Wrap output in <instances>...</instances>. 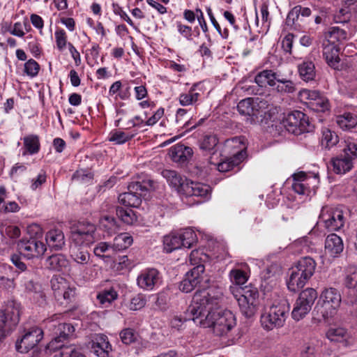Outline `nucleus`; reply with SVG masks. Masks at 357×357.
<instances>
[{"label": "nucleus", "instance_id": "f257e3e1", "mask_svg": "<svg viewBox=\"0 0 357 357\" xmlns=\"http://www.w3.org/2000/svg\"><path fill=\"white\" fill-rule=\"evenodd\" d=\"M202 293L210 295L214 293L217 296L215 301L211 296L206 298L209 306L199 312L201 316L199 324L204 328H213L216 335H227L236 326V319L231 311H218L223 298L222 289L212 287L208 290L202 291Z\"/></svg>", "mask_w": 357, "mask_h": 357}, {"label": "nucleus", "instance_id": "f03ea898", "mask_svg": "<svg viewBox=\"0 0 357 357\" xmlns=\"http://www.w3.org/2000/svg\"><path fill=\"white\" fill-rule=\"evenodd\" d=\"M230 279L237 287H230V290L236 298L242 314L246 317H251L257 311L259 292L256 288L251 287H242L248 280L246 273L240 270L234 269L229 273Z\"/></svg>", "mask_w": 357, "mask_h": 357}, {"label": "nucleus", "instance_id": "7ed1b4c3", "mask_svg": "<svg viewBox=\"0 0 357 357\" xmlns=\"http://www.w3.org/2000/svg\"><path fill=\"white\" fill-rule=\"evenodd\" d=\"M156 188L157 183L150 178L131 182L128 186V192L119 195V202L126 206L137 208L142 204V197Z\"/></svg>", "mask_w": 357, "mask_h": 357}, {"label": "nucleus", "instance_id": "20e7f679", "mask_svg": "<svg viewBox=\"0 0 357 357\" xmlns=\"http://www.w3.org/2000/svg\"><path fill=\"white\" fill-rule=\"evenodd\" d=\"M214 294V293H211V296L213 297L215 301L216 298L215 297L217 296ZM207 296H210V294L202 293V291L195 294L191 304L184 312V316L174 315L172 317L170 321L171 327L180 330L183 323L188 320H192L195 323L199 324L201 316L199 312H201V310H203L202 309L209 306L206 298Z\"/></svg>", "mask_w": 357, "mask_h": 357}, {"label": "nucleus", "instance_id": "39448f33", "mask_svg": "<svg viewBox=\"0 0 357 357\" xmlns=\"http://www.w3.org/2000/svg\"><path fill=\"white\" fill-rule=\"evenodd\" d=\"M21 304L15 300L8 301L0 310V340L8 335L20 321Z\"/></svg>", "mask_w": 357, "mask_h": 357}, {"label": "nucleus", "instance_id": "423d86ee", "mask_svg": "<svg viewBox=\"0 0 357 357\" xmlns=\"http://www.w3.org/2000/svg\"><path fill=\"white\" fill-rule=\"evenodd\" d=\"M320 298L322 303H318L314 309V313L319 321L326 320L334 314L340 305L341 296L337 289L331 287L322 291Z\"/></svg>", "mask_w": 357, "mask_h": 357}, {"label": "nucleus", "instance_id": "0eeeda50", "mask_svg": "<svg viewBox=\"0 0 357 357\" xmlns=\"http://www.w3.org/2000/svg\"><path fill=\"white\" fill-rule=\"evenodd\" d=\"M60 317V314H54L46 320V326L50 330L53 331L54 335L52 340L48 344V348L51 350L61 349L62 351L66 347L62 342L68 337L72 336L75 332V328L70 324L59 323L56 324L55 323Z\"/></svg>", "mask_w": 357, "mask_h": 357}, {"label": "nucleus", "instance_id": "6e6552de", "mask_svg": "<svg viewBox=\"0 0 357 357\" xmlns=\"http://www.w3.org/2000/svg\"><path fill=\"white\" fill-rule=\"evenodd\" d=\"M197 241L195 232L189 228L181 233H171L164 236V250L169 253L181 248H190Z\"/></svg>", "mask_w": 357, "mask_h": 357}, {"label": "nucleus", "instance_id": "1a4fd4ad", "mask_svg": "<svg viewBox=\"0 0 357 357\" xmlns=\"http://www.w3.org/2000/svg\"><path fill=\"white\" fill-rule=\"evenodd\" d=\"M288 311L289 308L284 301L273 305L267 312L261 314V326L267 331L282 327L287 317Z\"/></svg>", "mask_w": 357, "mask_h": 357}, {"label": "nucleus", "instance_id": "9d476101", "mask_svg": "<svg viewBox=\"0 0 357 357\" xmlns=\"http://www.w3.org/2000/svg\"><path fill=\"white\" fill-rule=\"evenodd\" d=\"M286 130L295 135L312 131L314 126L309 120V117L303 112L295 110L287 116L283 121Z\"/></svg>", "mask_w": 357, "mask_h": 357}, {"label": "nucleus", "instance_id": "9b49d317", "mask_svg": "<svg viewBox=\"0 0 357 357\" xmlns=\"http://www.w3.org/2000/svg\"><path fill=\"white\" fill-rule=\"evenodd\" d=\"M344 154L333 158L330 162L333 171L337 174H344L353 167V160L357 158V144L348 142L344 148Z\"/></svg>", "mask_w": 357, "mask_h": 357}, {"label": "nucleus", "instance_id": "f8f14e48", "mask_svg": "<svg viewBox=\"0 0 357 357\" xmlns=\"http://www.w3.org/2000/svg\"><path fill=\"white\" fill-rule=\"evenodd\" d=\"M204 271V264H199L188 271L184 279L180 283V290L185 293H189L198 286L203 289L202 290H197L195 292L196 294L198 291L208 290L211 288V287L206 288V285L202 284Z\"/></svg>", "mask_w": 357, "mask_h": 357}, {"label": "nucleus", "instance_id": "ddd939ff", "mask_svg": "<svg viewBox=\"0 0 357 357\" xmlns=\"http://www.w3.org/2000/svg\"><path fill=\"white\" fill-rule=\"evenodd\" d=\"M50 282L54 296L61 305H67L73 301L75 290L69 286L65 278L54 275Z\"/></svg>", "mask_w": 357, "mask_h": 357}, {"label": "nucleus", "instance_id": "4468645a", "mask_svg": "<svg viewBox=\"0 0 357 357\" xmlns=\"http://www.w3.org/2000/svg\"><path fill=\"white\" fill-rule=\"evenodd\" d=\"M319 221L328 230L337 231L344 225L345 218L342 210L326 206L321 209Z\"/></svg>", "mask_w": 357, "mask_h": 357}, {"label": "nucleus", "instance_id": "2eb2a0df", "mask_svg": "<svg viewBox=\"0 0 357 357\" xmlns=\"http://www.w3.org/2000/svg\"><path fill=\"white\" fill-rule=\"evenodd\" d=\"M300 99L307 107L316 112H325L329 110L328 99L321 96L319 91L303 89L299 93Z\"/></svg>", "mask_w": 357, "mask_h": 357}, {"label": "nucleus", "instance_id": "dca6fc26", "mask_svg": "<svg viewBox=\"0 0 357 357\" xmlns=\"http://www.w3.org/2000/svg\"><path fill=\"white\" fill-rule=\"evenodd\" d=\"M17 248L20 252L29 259L43 255L46 250V245L36 237L20 240Z\"/></svg>", "mask_w": 357, "mask_h": 357}, {"label": "nucleus", "instance_id": "f3484780", "mask_svg": "<svg viewBox=\"0 0 357 357\" xmlns=\"http://www.w3.org/2000/svg\"><path fill=\"white\" fill-rule=\"evenodd\" d=\"M42 329L34 327L26 331L20 340L16 342V349L20 353H26L34 348L43 339Z\"/></svg>", "mask_w": 357, "mask_h": 357}, {"label": "nucleus", "instance_id": "a211bd4d", "mask_svg": "<svg viewBox=\"0 0 357 357\" xmlns=\"http://www.w3.org/2000/svg\"><path fill=\"white\" fill-rule=\"evenodd\" d=\"M96 226L88 222H79L72 229L71 238L73 242L84 243L91 245L94 242Z\"/></svg>", "mask_w": 357, "mask_h": 357}, {"label": "nucleus", "instance_id": "6ab92c4d", "mask_svg": "<svg viewBox=\"0 0 357 357\" xmlns=\"http://www.w3.org/2000/svg\"><path fill=\"white\" fill-rule=\"evenodd\" d=\"M183 195L186 197H196L199 198L197 203H202L211 197V188L208 185L203 183L189 181L183 185Z\"/></svg>", "mask_w": 357, "mask_h": 357}, {"label": "nucleus", "instance_id": "aec40b11", "mask_svg": "<svg viewBox=\"0 0 357 357\" xmlns=\"http://www.w3.org/2000/svg\"><path fill=\"white\" fill-rule=\"evenodd\" d=\"M161 280L159 271L155 268H149L144 271L137 277L138 286L145 290H152Z\"/></svg>", "mask_w": 357, "mask_h": 357}, {"label": "nucleus", "instance_id": "412c9836", "mask_svg": "<svg viewBox=\"0 0 357 357\" xmlns=\"http://www.w3.org/2000/svg\"><path fill=\"white\" fill-rule=\"evenodd\" d=\"M168 154L174 162L183 165L191 159L193 151L190 146L177 144L169 149Z\"/></svg>", "mask_w": 357, "mask_h": 357}, {"label": "nucleus", "instance_id": "4be33fe9", "mask_svg": "<svg viewBox=\"0 0 357 357\" xmlns=\"http://www.w3.org/2000/svg\"><path fill=\"white\" fill-rule=\"evenodd\" d=\"M25 292L28 294L30 298L39 305H43L46 303V295L43 291L42 285L33 280H25L24 282Z\"/></svg>", "mask_w": 357, "mask_h": 357}, {"label": "nucleus", "instance_id": "5701e85b", "mask_svg": "<svg viewBox=\"0 0 357 357\" xmlns=\"http://www.w3.org/2000/svg\"><path fill=\"white\" fill-rule=\"evenodd\" d=\"M88 245L84 243L73 242L70 246L71 258L77 264H86L90 259Z\"/></svg>", "mask_w": 357, "mask_h": 357}, {"label": "nucleus", "instance_id": "b1692460", "mask_svg": "<svg viewBox=\"0 0 357 357\" xmlns=\"http://www.w3.org/2000/svg\"><path fill=\"white\" fill-rule=\"evenodd\" d=\"M91 349L98 357H109L112 346L106 335H98L92 340Z\"/></svg>", "mask_w": 357, "mask_h": 357}, {"label": "nucleus", "instance_id": "393cba45", "mask_svg": "<svg viewBox=\"0 0 357 357\" xmlns=\"http://www.w3.org/2000/svg\"><path fill=\"white\" fill-rule=\"evenodd\" d=\"M344 249L342 238L335 234H331L327 236L325 241V251L331 257H336L340 254Z\"/></svg>", "mask_w": 357, "mask_h": 357}, {"label": "nucleus", "instance_id": "a878e982", "mask_svg": "<svg viewBox=\"0 0 357 357\" xmlns=\"http://www.w3.org/2000/svg\"><path fill=\"white\" fill-rule=\"evenodd\" d=\"M162 174L171 186L174 188L178 192L183 194V185L188 181V179L183 178L174 170L165 169L162 171Z\"/></svg>", "mask_w": 357, "mask_h": 357}, {"label": "nucleus", "instance_id": "bb28decb", "mask_svg": "<svg viewBox=\"0 0 357 357\" xmlns=\"http://www.w3.org/2000/svg\"><path fill=\"white\" fill-rule=\"evenodd\" d=\"M279 75L271 70H264L257 74L255 83L260 87L275 86Z\"/></svg>", "mask_w": 357, "mask_h": 357}, {"label": "nucleus", "instance_id": "cd10ccee", "mask_svg": "<svg viewBox=\"0 0 357 357\" xmlns=\"http://www.w3.org/2000/svg\"><path fill=\"white\" fill-rule=\"evenodd\" d=\"M309 280L303 275L296 271L294 268L290 270L289 278L287 282V285L289 291L296 292L300 289L303 288L307 282Z\"/></svg>", "mask_w": 357, "mask_h": 357}, {"label": "nucleus", "instance_id": "c85d7f7f", "mask_svg": "<svg viewBox=\"0 0 357 357\" xmlns=\"http://www.w3.org/2000/svg\"><path fill=\"white\" fill-rule=\"evenodd\" d=\"M316 266L315 261L312 258L307 257L301 259L294 268L310 280L314 273Z\"/></svg>", "mask_w": 357, "mask_h": 357}, {"label": "nucleus", "instance_id": "c756f323", "mask_svg": "<svg viewBox=\"0 0 357 357\" xmlns=\"http://www.w3.org/2000/svg\"><path fill=\"white\" fill-rule=\"evenodd\" d=\"M293 190L299 195H307L310 193L307 175L304 172H298L294 175V183H292Z\"/></svg>", "mask_w": 357, "mask_h": 357}, {"label": "nucleus", "instance_id": "7c9ffc66", "mask_svg": "<svg viewBox=\"0 0 357 357\" xmlns=\"http://www.w3.org/2000/svg\"><path fill=\"white\" fill-rule=\"evenodd\" d=\"M339 50L335 45H325L323 50V55L327 63L334 69L339 68L340 59L338 54Z\"/></svg>", "mask_w": 357, "mask_h": 357}, {"label": "nucleus", "instance_id": "2f4dec72", "mask_svg": "<svg viewBox=\"0 0 357 357\" xmlns=\"http://www.w3.org/2000/svg\"><path fill=\"white\" fill-rule=\"evenodd\" d=\"M47 245L56 250L61 249L65 244L64 235L60 229L49 231L45 237Z\"/></svg>", "mask_w": 357, "mask_h": 357}, {"label": "nucleus", "instance_id": "473e14b6", "mask_svg": "<svg viewBox=\"0 0 357 357\" xmlns=\"http://www.w3.org/2000/svg\"><path fill=\"white\" fill-rule=\"evenodd\" d=\"M246 153L244 151H238L233 157L218 163V169L220 172H226L237 167L245 158Z\"/></svg>", "mask_w": 357, "mask_h": 357}, {"label": "nucleus", "instance_id": "72a5a7b5", "mask_svg": "<svg viewBox=\"0 0 357 357\" xmlns=\"http://www.w3.org/2000/svg\"><path fill=\"white\" fill-rule=\"evenodd\" d=\"M68 265V261L66 257L61 254L52 255L45 260V266L47 268L52 271H60Z\"/></svg>", "mask_w": 357, "mask_h": 357}, {"label": "nucleus", "instance_id": "f704fd0d", "mask_svg": "<svg viewBox=\"0 0 357 357\" xmlns=\"http://www.w3.org/2000/svg\"><path fill=\"white\" fill-rule=\"evenodd\" d=\"M301 78L305 82L314 80L316 77L315 66L312 61H305L298 66Z\"/></svg>", "mask_w": 357, "mask_h": 357}, {"label": "nucleus", "instance_id": "c9c22d12", "mask_svg": "<svg viewBox=\"0 0 357 357\" xmlns=\"http://www.w3.org/2000/svg\"><path fill=\"white\" fill-rule=\"evenodd\" d=\"M339 142V137L334 131L328 128H323L321 130V146L323 149H331Z\"/></svg>", "mask_w": 357, "mask_h": 357}, {"label": "nucleus", "instance_id": "e433bc0d", "mask_svg": "<svg viewBox=\"0 0 357 357\" xmlns=\"http://www.w3.org/2000/svg\"><path fill=\"white\" fill-rule=\"evenodd\" d=\"M24 151L22 153L23 155L27 153L33 155L37 153L40 150V140L38 135H29L23 138Z\"/></svg>", "mask_w": 357, "mask_h": 357}, {"label": "nucleus", "instance_id": "4c0bfd02", "mask_svg": "<svg viewBox=\"0 0 357 357\" xmlns=\"http://www.w3.org/2000/svg\"><path fill=\"white\" fill-rule=\"evenodd\" d=\"M326 335L331 341L343 342L345 345L347 344L349 339V334L347 329L341 327L330 328Z\"/></svg>", "mask_w": 357, "mask_h": 357}, {"label": "nucleus", "instance_id": "58836bf2", "mask_svg": "<svg viewBox=\"0 0 357 357\" xmlns=\"http://www.w3.org/2000/svg\"><path fill=\"white\" fill-rule=\"evenodd\" d=\"M336 123L342 130H349L357 125V116L350 112H346L337 116Z\"/></svg>", "mask_w": 357, "mask_h": 357}, {"label": "nucleus", "instance_id": "ea45409f", "mask_svg": "<svg viewBox=\"0 0 357 357\" xmlns=\"http://www.w3.org/2000/svg\"><path fill=\"white\" fill-rule=\"evenodd\" d=\"M132 237L128 233H121L114 238L112 249L114 250H122L128 248L132 243Z\"/></svg>", "mask_w": 357, "mask_h": 357}, {"label": "nucleus", "instance_id": "a19ab883", "mask_svg": "<svg viewBox=\"0 0 357 357\" xmlns=\"http://www.w3.org/2000/svg\"><path fill=\"white\" fill-rule=\"evenodd\" d=\"M328 44L335 45V42L344 40L347 38V31L338 26H333L326 34Z\"/></svg>", "mask_w": 357, "mask_h": 357}, {"label": "nucleus", "instance_id": "79ce46f5", "mask_svg": "<svg viewBox=\"0 0 357 357\" xmlns=\"http://www.w3.org/2000/svg\"><path fill=\"white\" fill-rule=\"evenodd\" d=\"M117 298L118 294L114 288L103 290L97 295V300L99 301V303L104 307L109 306L112 302L115 301Z\"/></svg>", "mask_w": 357, "mask_h": 357}, {"label": "nucleus", "instance_id": "37998d69", "mask_svg": "<svg viewBox=\"0 0 357 357\" xmlns=\"http://www.w3.org/2000/svg\"><path fill=\"white\" fill-rule=\"evenodd\" d=\"M237 109L242 115L255 116L257 114L252 98H248L241 100L237 105Z\"/></svg>", "mask_w": 357, "mask_h": 357}, {"label": "nucleus", "instance_id": "c03bdc74", "mask_svg": "<svg viewBox=\"0 0 357 357\" xmlns=\"http://www.w3.org/2000/svg\"><path fill=\"white\" fill-rule=\"evenodd\" d=\"M344 285L348 289H355L357 286V268L349 267L345 271Z\"/></svg>", "mask_w": 357, "mask_h": 357}, {"label": "nucleus", "instance_id": "a18cd8bd", "mask_svg": "<svg viewBox=\"0 0 357 357\" xmlns=\"http://www.w3.org/2000/svg\"><path fill=\"white\" fill-rule=\"evenodd\" d=\"M310 310V305H303L296 301L291 312L292 318L297 321H300L303 319Z\"/></svg>", "mask_w": 357, "mask_h": 357}, {"label": "nucleus", "instance_id": "49530a36", "mask_svg": "<svg viewBox=\"0 0 357 357\" xmlns=\"http://www.w3.org/2000/svg\"><path fill=\"white\" fill-rule=\"evenodd\" d=\"M116 215L123 222L131 225L136 220V216L134 211L130 208H123L122 207H116Z\"/></svg>", "mask_w": 357, "mask_h": 357}, {"label": "nucleus", "instance_id": "de8ad7c7", "mask_svg": "<svg viewBox=\"0 0 357 357\" xmlns=\"http://www.w3.org/2000/svg\"><path fill=\"white\" fill-rule=\"evenodd\" d=\"M277 82L276 90L279 93H292L296 91L295 84L291 80L279 77Z\"/></svg>", "mask_w": 357, "mask_h": 357}, {"label": "nucleus", "instance_id": "09e8293b", "mask_svg": "<svg viewBox=\"0 0 357 357\" xmlns=\"http://www.w3.org/2000/svg\"><path fill=\"white\" fill-rule=\"evenodd\" d=\"M134 137L133 134L125 132L121 130H114L110 133L109 140L116 144H121L129 141Z\"/></svg>", "mask_w": 357, "mask_h": 357}, {"label": "nucleus", "instance_id": "8fccbe9b", "mask_svg": "<svg viewBox=\"0 0 357 357\" xmlns=\"http://www.w3.org/2000/svg\"><path fill=\"white\" fill-rule=\"evenodd\" d=\"M199 96V93L195 92V86H193L188 93L180 95L179 102L183 106H188L196 102Z\"/></svg>", "mask_w": 357, "mask_h": 357}, {"label": "nucleus", "instance_id": "3c124183", "mask_svg": "<svg viewBox=\"0 0 357 357\" xmlns=\"http://www.w3.org/2000/svg\"><path fill=\"white\" fill-rule=\"evenodd\" d=\"M119 337L124 344L129 345L137 341L138 334L134 329L126 328L120 332Z\"/></svg>", "mask_w": 357, "mask_h": 357}, {"label": "nucleus", "instance_id": "603ef678", "mask_svg": "<svg viewBox=\"0 0 357 357\" xmlns=\"http://www.w3.org/2000/svg\"><path fill=\"white\" fill-rule=\"evenodd\" d=\"M93 178V173L87 169H78L73 175V180L77 181L82 183H89Z\"/></svg>", "mask_w": 357, "mask_h": 357}, {"label": "nucleus", "instance_id": "864d4df0", "mask_svg": "<svg viewBox=\"0 0 357 357\" xmlns=\"http://www.w3.org/2000/svg\"><path fill=\"white\" fill-rule=\"evenodd\" d=\"M146 303V296L144 294H138L131 298L128 307L130 310H139L145 306Z\"/></svg>", "mask_w": 357, "mask_h": 357}, {"label": "nucleus", "instance_id": "5fc2aeb1", "mask_svg": "<svg viewBox=\"0 0 357 357\" xmlns=\"http://www.w3.org/2000/svg\"><path fill=\"white\" fill-rule=\"evenodd\" d=\"M218 140L215 135H206L200 142L199 147L204 151H211L217 145Z\"/></svg>", "mask_w": 357, "mask_h": 357}, {"label": "nucleus", "instance_id": "6e6d98bb", "mask_svg": "<svg viewBox=\"0 0 357 357\" xmlns=\"http://www.w3.org/2000/svg\"><path fill=\"white\" fill-rule=\"evenodd\" d=\"M40 69L39 64L33 59H31L24 63V73L30 76L35 77L38 75Z\"/></svg>", "mask_w": 357, "mask_h": 357}, {"label": "nucleus", "instance_id": "4d7b16f0", "mask_svg": "<svg viewBox=\"0 0 357 357\" xmlns=\"http://www.w3.org/2000/svg\"><path fill=\"white\" fill-rule=\"evenodd\" d=\"M55 39L56 47L60 51H63L67 43V35L63 29H59L55 31Z\"/></svg>", "mask_w": 357, "mask_h": 357}, {"label": "nucleus", "instance_id": "13d9d810", "mask_svg": "<svg viewBox=\"0 0 357 357\" xmlns=\"http://www.w3.org/2000/svg\"><path fill=\"white\" fill-rule=\"evenodd\" d=\"M299 296L303 301H307V303L312 306L317 298V293L313 288H307L306 289L302 291Z\"/></svg>", "mask_w": 357, "mask_h": 357}, {"label": "nucleus", "instance_id": "bf43d9fd", "mask_svg": "<svg viewBox=\"0 0 357 357\" xmlns=\"http://www.w3.org/2000/svg\"><path fill=\"white\" fill-rule=\"evenodd\" d=\"M301 6H294L288 13L286 19V24L288 26H292L298 20L300 15Z\"/></svg>", "mask_w": 357, "mask_h": 357}, {"label": "nucleus", "instance_id": "052dcab7", "mask_svg": "<svg viewBox=\"0 0 357 357\" xmlns=\"http://www.w3.org/2000/svg\"><path fill=\"white\" fill-rule=\"evenodd\" d=\"M169 297L167 293L162 291L160 292L157 296V299L155 302V305L160 310H166L168 307V302Z\"/></svg>", "mask_w": 357, "mask_h": 357}, {"label": "nucleus", "instance_id": "680f3d73", "mask_svg": "<svg viewBox=\"0 0 357 357\" xmlns=\"http://www.w3.org/2000/svg\"><path fill=\"white\" fill-rule=\"evenodd\" d=\"M206 258V255H204L199 250H192L190 255V262L192 265L196 266L199 264H202L201 262Z\"/></svg>", "mask_w": 357, "mask_h": 357}, {"label": "nucleus", "instance_id": "e2e57ef3", "mask_svg": "<svg viewBox=\"0 0 357 357\" xmlns=\"http://www.w3.org/2000/svg\"><path fill=\"white\" fill-rule=\"evenodd\" d=\"M61 357H86L73 346H68L61 351Z\"/></svg>", "mask_w": 357, "mask_h": 357}, {"label": "nucleus", "instance_id": "0e129e2a", "mask_svg": "<svg viewBox=\"0 0 357 357\" xmlns=\"http://www.w3.org/2000/svg\"><path fill=\"white\" fill-rule=\"evenodd\" d=\"M113 11L115 14L119 15L123 20H125L128 24L134 26V23L132 20L129 17L127 13L123 10L122 8L117 3L112 4Z\"/></svg>", "mask_w": 357, "mask_h": 357}, {"label": "nucleus", "instance_id": "69168bd1", "mask_svg": "<svg viewBox=\"0 0 357 357\" xmlns=\"http://www.w3.org/2000/svg\"><path fill=\"white\" fill-rule=\"evenodd\" d=\"M294 36L292 33H288L284 36V38L282 40V48L283 50L287 53L291 52V49L293 46V40Z\"/></svg>", "mask_w": 357, "mask_h": 357}, {"label": "nucleus", "instance_id": "338daca9", "mask_svg": "<svg viewBox=\"0 0 357 357\" xmlns=\"http://www.w3.org/2000/svg\"><path fill=\"white\" fill-rule=\"evenodd\" d=\"M109 248H112V245L106 242H100L94 248L93 252L97 257H104L103 254Z\"/></svg>", "mask_w": 357, "mask_h": 357}, {"label": "nucleus", "instance_id": "774afa93", "mask_svg": "<svg viewBox=\"0 0 357 357\" xmlns=\"http://www.w3.org/2000/svg\"><path fill=\"white\" fill-rule=\"evenodd\" d=\"M315 356L314 346L309 343L304 344L301 351V357H315Z\"/></svg>", "mask_w": 357, "mask_h": 357}]
</instances>
